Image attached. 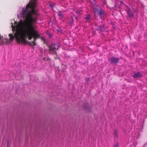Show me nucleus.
Wrapping results in <instances>:
<instances>
[{
    "label": "nucleus",
    "mask_w": 147,
    "mask_h": 147,
    "mask_svg": "<svg viewBox=\"0 0 147 147\" xmlns=\"http://www.w3.org/2000/svg\"><path fill=\"white\" fill-rule=\"evenodd\" d=\"M35 7L34 2H30L26 5V8L22 9V15L25 18L23 21L22 20L21 21L22 29L21 30H17L15 33L18 42L25 44L27 42V38L30 40L33 38V46H35L37 39L40 38L38 31L35 29V27L33 24L37 20L36 18L33 17L34 15L37 14V12L35 9Z\"/></svg>",
    "instance_id": "nucleus-1"
},
{
    "label": "nucleus",
    "mask_w": 147,
    "mask_h": 147,
    "mask_svg": "<svg viewBox=\"0 0 147 147\" xmlns=\"http://www.w3.org/2000/svg\"><path fill=\"white\" fill-rule=\"evenodd\" d=\"M49 52L50 55L57 54L55 50L58 49V45L56 43H53L50 45L49 47Z\"/></svg>",
    "instance_id": "nucleus-2"
},
{
    "label": "nucleus",
    "mask_w": 147,
    "mask_h": 147,
    "mask_svg": "<svg viewBox=\"0 0 147 147\" xmlns=\"http://www.w3.org/2000/svg\"><path fill=\"white\" fill-rule=\"evenodd\" d=\"M119 59L117 57H112L108 59V61L111 64H117L118 63Z\"/></svg>",
    "instance_id": "nucleus-3"
},
{
    "label": "nucleus",
    "mask_w": 147,
    "mask_h": 147,
    "mask_svg": "<svg viewBox=\"0 0 147 147\" xmlns=\"http://www.w3.org/2000/svg\"><path fill=\"white\" fill-rule=\"evenodd\" d=\"M94 10L96 13L100 16L101 18H102L104 13L103 11L101 10H99L98 9L96 8L94 9Z\"/></svg>",
    "instance_id": "nucleus-4"
},
{
    "label": "nucleus",
    "mask_w": 147,
    "mask_h": 147,
    "mask_svg": "<svg viewBox=\"0 0 147 147\" xmlns=\"http://www.w3.org/2000/svg\"><path fill=\"white\" fill-rule=\"evenodd\" d=\"M142 74L140 72L134 73V75L133 76V77L134 78L142 77Z\"/></svg>",
    "instance_id": "nucleus-5"
},
{
    "label": "nucleus",
    "mask_w": 147,
    "mask_h": 147,
    "mask_svg": "<svg viewBox=\"0 0 147 147\" xmlns=\"http://www.w3.org/2000/svg\"><path fill=\"white\" fill-rule=\"evenodd\" d=\"M97 30L100 32L104 31L105 30L104 25H101L97 27Z\"/></svg>",
    "instance_id": "nucleus-6"
},
{
    "label": "nucleus",
    "mask_w": 147,
    "mask_h": 147,
    "mask_svg": "<svg viewBox=\"0 0 147 147\" xmlns=\"http://www.w3.org/2000/svg\"><path fill=\"white\" fill-rule=\"evenodd\" d=\"M84 18L85 20H86V22H89L90 21L91 16L90 14H88L85 16Z\"/></svg>",
    "instance_id": "nucleus-7"
},
{
    "label": "nucleus",
    "mask_w": 147,
    "mask_h": 147,
    "mask_svg": "<svg viewBox=\"0 0 147 147\" xmlns=\"http://www.w3.org/2000/svg\"><path fill=\"white\" fill-rule=\"evenodd\" d=\"M18 30V29H17L16 30H16ZM14 33V36L13 35V34H9V36H10V38H9V40H10L11 41H12L14 39V38L15 37L16 38V41H17V42L18 43H19V42H18L17 40H16V36H15V33Z\"/></svg>",
    "instance_id": "nucleus-8"
},
{
    "label": "nucleus",
    "mask_w": 147,
    "mask_h": 147,
    "mask_svg": "<svg viewBox=\"0 0 147 147\" xmlns=\"http://www.w3.org/2000/svg\"><path fill=\"white\" fill-rule=\"evenodd\" d=\"M128 16L130 18H134V14H133V13H130L129 12H128Z\"/></svg>",
    "instance_id": "nucleus-9"
},
{
    "label": "nucleus",
    "mask_w": 147,
    "mask_h": 147,
    "mask_svg": "<svg viewBox=\"0 0 147 147\" xmlns=\"http://www.w3.org/2000/svg\"><path fill=\"white\" fill-rule=\"evenodd\" d=\"M74 23L73 18H71V21L67 22V23L70 25H71Z\"/></svg>",
    "instance_id": "nucleus-10"
},
{
    "label": "nucleus",
    "mask_w": 147,
    "mask_h": 147,
    "mask_svg": "<svg viewBox=\"0 0 147 147\" xmlns=\"http://www.w3.org/2000/svg\"><path fill=\"white\" fill-rule=\"evenodd\" d=\"M58 16L60 17L63 18L64 16V14L62 13L61 11H59L57 13Z\"/></svg>",
    "instance_id": "nucleus-11"
},
{
    "label": "nucleus",
    "mask_w": 147,
    "mask_h": 147,
    "mask_svg": "<svg viewBox=\"0 0 147 147\" xmlns=\"http://www.w3.org/2000/svg\"><path fill=\"white\" fill-rule=\"evenodd\" d=\"M114 136L115 137H117V132L116 130H114Z\"/></svg>",
    "instance_id": "nucleus-12"
},
{
    "label": "nucleus",
    "mask_w": 147,
    "mask_h": 147,
    "mask_svg": "<svg viewBox=\"0 0 147 147\" xmlns=\"http://www.w3.org/2000/svg\"><path fill=\"white\" fill-rule=\"evenodd\" d=\"M27 43H28L30 45H33V43H32V42L27 41Z\"/></svg>",
    "instance_id": "nucleus-13"
},
{
    "label": "nucleus",
    "mask_w": 147,
    "mask_h": 147,
    "mask_svg": "<svg viewBox=\"0 0 147 147\" xmlns=\"http://www.w3.org/2000/svg\"><path fill=\"white\" fill-rule=\"evenodd\" d=\"M119 146V143H117L113 146V147H118Z\"/></svg>",
    "instance_id": "nucleus-14"
},
{
    "label": "nucleus",
    "mask_w": 147,
    "mask_h": 147,
    "mask_svg": "<svg viewBox=\"0 0 147 147\" xmlns=\"http://www.w3.org/2000/svg\"><path fill=\"white\" fill-rule=\"evenodd\" d=\"M41 40H42L44 42H45V38L43 37H41Z\"/></svg>",
    "instance_id": "nucleus-15"
},
{
    "label": "nucleus",
    "mask_w": 147,
    "mask_h": 147,
    "mask_svg": "<svg viewBox=\"0 0 147 147\" xmlns=\"http://www.w3.org/2000/svg\"><path fill=\"white\" fill-rule=\"evenodd\" d=\"M83 108L84 109H87V107H84V106L83 107Z\"/></svg>",
    "instance_id": "nucleus-16"
},
{
    "label": "nucleus",
    "mask_w": 147,
    "mask_h": 147,
    "mask_svg": "<svg viewBox=\"0 0 147 147\" xmlns=\"http://www.w3.org/2000/svg\"><path fill=\"white\" fill-rule=\"evenodd\" d=\"M12 30H13H13H14L13 28L14 27V26L13 25V24H12Z\"/></svg>",
    "instance_id": "nucleus-17"
}]
</instances>
